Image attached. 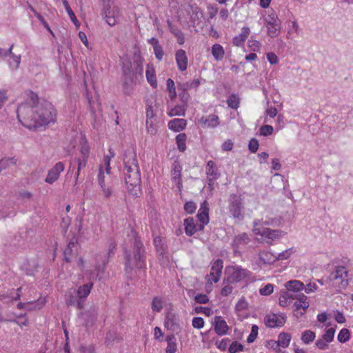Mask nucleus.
I'll return each mask as SVG.
<instances>
[{"instance_id": "nucleus-52", "label": "nucleus", "mask_w": 353, "mask_h": 353, "mask_svg": "<svg viewBox=\"0 0 353 353\" xmlns=\"http://www.w3.org/2000/svg\"><path fill=\"white\" fill-rule=\"evenodd\" d=\"M190 10L192 11V15L191 17L192 20H195L196 19H199V14L200 13V15H202V13L200 12V8L196 5H189L188 6Z\"/></svg>"}, {"instance_id": "nucleus-16", "label": "nucleus", "mask_w": 353, "mask_h": 353, "mask_svg": "<svg viewBox=\"0 0 353 353\" xmlns=\"http://www.w3.org/2000/svg\"><path fill=\"white\" fill-rule=\"evenodd\" d=\"M214 331L218 335L226 334L228 326L226 322L220 316H216L214 319Z\"/></svg>"}, {"instance_id": "nucleus-60", "label": "nucleus", "mask_w": 353, "mask_h": 353, "mask_svg": "<svg viewBox=\"0 0 353 353\" xmlns=\"http://www.w3.org/2000/svg\"><path fill=\"white\" fill-rule=\"evenodd\" d=\"M194 300L197 303L205 304L209 302V298L206 294H199L194 297Z\"/></svg>"}, {"instance_id": "nucleus-56", "label": "nucleus", "mask_w": 353, "mask_h": 353, "mask_svg": "<svg viewBox=\"0 0 353 353\" xmlns=\"http://www.w3.org/2000/svg\"><path fill=\"white\" fill-rule=\"evenodd\" d=\"M32 194L28 191L22 190L18 193L17 199L27 201L31 199Z\"/></svg>"}, {"instance_id": "nucleus-51", "label": "nucleus", "mask_w": 353, "mask_h": 353, "mask_svg": "<svg viewBox=\"0 0 353 353\" xmlns=\"http://www.w3.org/2000/svg\"><path fill=\"white\" fill-rule=\"evenodd\" d=\"M77 161L78 163V166H77V171L76 172V177H75L76 181H77L78 177L79 176L81 170L85 167V165L87 164L88 159H86L85 158L84 159L83 158H78Z\"/></svg>"}, {"instance_id": "nucleus-8", "label": "nucleus", "mask_w": 353, "mask_h": 353, "mask_svg": "<svg viewBox=\"0 0 353 353\" xmlns=\"http://www.w3.org/2000/svg\"><path fill=\"white\" fill-rule=\"evenodd\" d=\"M134 78H136L135 73L132 69L131 62L124 63L123 66V85L125 94H130L129 87L134 82Z\"/></svg>"}, {"instance_id": "nucleus-38", "label": "nucleus", "mask_w": 353, "mask_h": 353, "mask_svg": "<svg viewBox=\"0 0 353 353\" xmlns=\"http://www.w3.org/2000/svg\"><path fill=\"white\" fill-rule=\"evenodd\" d=\"M186 139L187 136L185 133H181L176 137L177 147L181 152H184L186 150Z\"/></svg>"}, {"instance_id": "nucleus-19", "label": "nucleus", "mask_w": 353, "mask_h": 353, "mask_svg": "<svg viewBox=\"0 0 353 353\" xmlns=\"http://www.w3.org/2000/svg\"><path fill=\"white\" fill-rule=\"evenodd\" d=\"M181 170L182 168L178 161H174L172 167V176L174 182L179 185L181 182Z\"/></svg>"}, {"instance_id": "nucleus-26", "label": "nucleus", "mask_w": 353, "mask_h": 353, "mask_svg": "<svg viewBox=\"0 0 353 353\" xmlns=\"http://www.w3.org/2000/svg\"><path fill=\"white\" fill-rule=\"evenodd\" d=\"M74 245L75 242L73 241V239H71L63 251L64 261L67 263L71 262L72 258L75 256V254L73 252L72 249L74 247Z\"/></svg>"}, {"instance_id": "nucleus-45", "label": "nucleus", "mask_w": 353, "mask_h": 353, "mask_svg": "<svg viewBox=\"0 0 353 353\" xmlns=\"http://www.w3.org/2000/svg\"><path fill=\"white\" fill-rule=\"evenodd\" d=\"M146 127L148 132L151 134H155L157 132V123L154 119H146Z\"/></svg>"}, {"instance_id": "nucleus-59", "label": "nucleus", "mask_w": 353, "mask_h": 353, "mask_svg": "<svg viewBox=\"0 0 353 353\" xmlns=\"http://www.w3.org/2000/svg\"><path fill=\"white\" fill-rule=\"evenodd\" d=\"M259 146V141L257 139H256L254 138L252 139L250 141L249 144H248L249 150L252 153H255L257 151Z\"/></svg>"}, {"instance_id": "nucleus-15", "label": "nucleus", "mask_w": 353, "mask_h": 353, "mask_svg": "<svg viewBox=\"0 0 353 353\" xmlns=\"http://www.w3.org/2000/svg\"><path fill=\"white\" fill-rule=\"evenodd\" d=\"M176 62L181 71H185L188 67V57L185 50L180 49L175 54Z\"/></svg>"}, {"instance_id": "nucleus-47", "label": "nucleus", "mask_w": 353, "mask_h": 353, "mask_svg": "<svg viewBox=\"0 0 353 353\" xmlns=\"http://www.w3.org/2000/svg\"><path fill=\"white\" fill-rule=\"evenodd\" d=\"M243 350V345L238 341H233L228 348L230 353H237Z\"/></svg>"}, {"instance_id": "nucleus-17", "label": "nucleus", "mask_w": 353, "mask_h": 353, "mask_svg": "<svg viewBox=\"0 0 353 353\" xmlns=\"http://www.w3.org/2000/svg\"><path fill=\"white\" fill-rule=\"evenodd\" d=\"M208 205V202L206 201H204L201 203V208L199 210V212L196 215L200 223H202L203 224H208L209 223L210 209H209Z\"/></svg>"}, {"instance_id": "nucleus-32", "label": "nucleus", "mask_w": 353, "mask_h": 353, "mask_svg": "<svg viewBox=\"0 0 353 353\" xmlns=\"http://www.w3.org/2000/svg\"><path fill=\"white\" fill-rule=\"evenodd\" d=\"M200 85V81L199 79H194L192 81H188L185 83H178V90H189L191 88H196Z\"/></svg>"}, {"instance_id": "nucleus-58", "label": "nucleus", "mask_w": 353, "mask_h": 353, "mask_svg": "<svg viewBox=\"0 0 353 353\" xmlns=\"http://www.w3.org/2000/svg\"><path fill=\"white\" fill-rule=\"evenodd\" d=\"M259 292L261 295L268 296L273 292V285L268 283L263 288L259 290Z\"/></svg>"}, {"instance_id": "nucleus-28", "label": "nucleus", "mask_w": 353, "mask_h": 353, "mask_svg": "<svg viewBox=\"0 0 353 353\" xmlns=\"http://www.w3.org/2000/svg\"><path fill=\"white\" fill-rule=\"evenodd\" d=\"M250 29L248 27H244L242 29V32L239 36L234 37L233 38V43L236 46H239L242 45L245 39L248 38L250 34Z\"/></svg>"}, {"instance_id": "nucleus-43", "label": "nucleus", "mask_w": 353, "mask_h": 353, "mask_svg": "<svg viewBox=\"0 0 353 353\" xmlns=\"http://www.w3.org/2000/svg\"><path fill=\"white\" fill-rule=\"evenodd\" d=\"M146 78L148 81V83L153 87L157 88V81L156 79V76L154 74V70H147L146 71Z\"/></svg>"}, {"instance_id": "nucleus-53", "label": "nucleus", "mask_w": 353, "mask_h": 353, "mask_svg": "<svg viewBox=\"0 0 353 353\" xmlns=\"http://www.w3.org/2000/svg\"><path fill=\"white\" fill-rule=\"evenodd\" d=\"M294 252L293 248H290L278 254L277 256H275L276 260H285L290 257V256Z\"/></svg>"}, {"instance_id": "nucleus-63", "label": "nucleus", "mask_w": 353, "mask_h": 353, "mask_svg": "<svg viewBox=\"0 0 353 353\" xmlns=\"http://www.w3.org/2000/svg\"><path fill=\"white\" fill-rule=\"evenodd\" d=\"M328 342L325 341L324 339H323L322 338L321 339H319L318 340H316V343H315V345L317 348L320 349V350H325L327 348H328Z\"/></svg>"}, {"instance_id": "nucleus-6", "label": "nucleus", "mask_w": 353, "mask_h": 353, "mask_svg": "<svg viewBox=\"0 0 353 353\" xmlns=\"http://www.w3.org/2000/svg\"><path fill=\"white\" fill-rule=\"evenodd\" d=\"M116 243L114 241L109 244L108 252L105 254H99L96 256L95 269L98 272L97 276L105 272L107 264L109 262V258L112 257L115 253Z\"/></svg>"}, {"instance_id": "nucleus-27", "label": "nucleus", "mask_w": 353, "mask_h": 353, "mask_svg": "<svg viewBox=\"0 0 353 353\" xmlns=\"http://www.w3.org/2000/svg\"><path fill=\"white\" fill-rule=\"evenodd\" d=\"M165 341L167 342V347L165 349L166 353H176L177 350L176 339L174 334H171L166 336Z\"/></svg>"}, {"instance_id": "nucleus-31", "label": "nucleus", "mask_w": 353, "mask_h": 353, "mask_svg": "<svg viewBox=\"0 0 353 353\" xmlns=\"http://www.w3.org/2000/svg\"><path fill=\"white\" fill-rule=\"evenodd\" d=\"M291 338L290 334L281 332L278 336L277 342L280 347L285 348L288 347Z\"/></svg>"}, {"instance_id": "nucleus-54", "label": "nucleus", "mask_w": 353, "mask_h": 353, "mask_svg": "<svg viewBox=\"0 0 353 353\" xmlns=\"http://www.w3.org/2000/svg\"><path fill=\"white\" fill-rule=\"evenodd\" d=\"M79 299L78 295H74L72 292H69L66 294V303L68 305L74 306Z\"/></svg>"}, {"instance_id": "nucleus-12", "label": "nucleus", "mask_w": 353, "mask_h": 353, "mask_svg": "<svg viewBox=\"0 0 353 353\" xmlns=\"http://www.w3.org/2000/svg\"><path fill=\"white\" fill-rule=\"evenodd\" d=\"M165 327L172 332H178L181 330L179 317L172 312H168L165 319Z\"/></svg>"}, {"instance_id": "nucleus-5", "label": "nucleus", "mask_w": 353, "mask_h": 353, "mask_svg": "<svg viewBox=\"0 0 353 353\" xmlns=\"http://www.w3.org/2000/svg\"><path fill=\"white\" fill-rule=\"evenodd\" d=\"M116 243L114 241L109 244L108 252L105 254H99L96 256L95 269L98 272L97 276L105 272L107 264L109 262V258L112 257L115 253Z\"/></svg>"}, {"instance_id": "nucleus-3", "label": "nucleus", "mask_w": 353, "mask_h": 353, "mask_svg": "<svg viewBox=\"0 0 353 353\" xmlns=\"http://www.w3.org/2000/svg\"><path fill=\"white\" fill-rule=\"evenodd\" d=\"M123 164V175L128 190L130 194L137 197L141 193V179L137 154L134 149L129 148L125 150Z\"/></svg>"}, {"instance_id": "nucleus-2", "label": "nucleus", "mask_w": 353, "mask_h": 353, "mask_svg": "<svg viewBox=\"0 0 353 353\" xmlns=\"http://www.w3.org/2000/svg\"><path fill=\"white\" fill-rule=\"evenodd\" d=\"M128 243L123 245L125 270L130 274L135 268L143 269L145 266V248L134 231L128 236Z\"/></svg>"}, {"instance_id": "nucleus-42", "label": "nucleus", "mask_w": 353, "mask_h": 353, "mask_svg": "<svg viewBox=\"0 0 353 353\" xmlns=\"http://www.w3.org/2000/svg\"><path fill=\"white\" fill-rule=\"evenodd\" d=\"M62 2H63V4L64 6V8L67 12V13L68 14L71 21L75 24V25H77L78 23V20L74 14V13L73 12L72 10L71 9L68 2L67 0H62Z\"/></svg>"}, {"instance_id": "nucleus-7", "label": "nucleus", "mask_w": 353, "mask_h": 353, "mask_svg": "<svg viewBox=\"0 0 353 353\" xmlns=\"http://www.w3.org/2000/svg\"><path fill=\"white\" fill-rule=\"evenodd\" d=\"M268 29V34L272 38L278 36L281 30V21L274 10L265 19Z\"/></svg>"}, {"instance_id": "nucleus-25", "label": "nucleus", "mask_w": 353, "mask_h": 353, "mask_svg": "<svg viewBox=\"0 0 353 353\" xmlns=\"http://www.w3.org/2000/svg\"><path fill=\"white\" fill-rule=\"evenodd\" d=\"M168 25L170 31L177 38V42L180 45H183L185 42L183 33L176 26H173L170 21H168Z\"/></svg>"}, {"instance_id": "nucleus-11", "label": "nucleus", "mask_w": 353, "mask_h": 353, "mask_svg": "<svg viewBox=\"0 0 353 353\" xmlns=\"http://www.w3.org/2000/svg\"><path fill=\"white\" fill-rule=\"evenodd\" d=\"M64 164L59 161L57 162L49 171L45 179V181L49 184H52L59 177L60 173L64 170Z\"/></svg>"}, {"instance_id": "nucleus-40", "label": "nucleus", "mask_w": 353, "mask_h": 353, "mask_svg": "<svg viewBox=\"0 0 353 353\" xmlns=\"http://www.w3.org/2000/svg\"><path fill=\"white\" fill-rule=\"evenodd\" d=\"M350 332L347 328H343L338 334V341L340 343H344L349 341L350 339Z\"/></svg>"}, {"instance_id": "nucleus-50", "label": "nucleus", "mask_w": 353, "mask_h": 353, "mask_svg": "<svg viewBox=\"0 0 353 353\" xmlns=\"http://www.w3.org/2000/svg\"><path fill=\"white\" fill-rule=\"evenodd\" d=\"M163 308L161 299L159 297H154L152 302V309L155 312H160Z\"/></svg>"}, {"instance_id": "nucleus-10", "label": "nucleus", "mask_w": 353, "mask_h": 353, "mask_svg": "<svg viewBox=\"0 0 353 353\" xmlns=\"http://www.w3.org/2000/svg\"><path fill=\"white\" fill-rule=\"evenodd\" d=\"M251 241L250 235L243 232L236 235L232 242V248L235 253L240 252L241 250L245 248L246 245Z\"/></svg>"}, {"instance_id": "nucleus-44", "label": "nucleus", "mask_w": 353, "mask_h": 353, "mask_svg": "<svg viewBox=\"0 0 353 353\" xmlns=\"http://www.w3.org/2000/svg\"><path fill=\"white\" fill-rule=\"evenodd\" d=\"M17 161V160L14 157L4 158L0 160V167L4 170L10 165H16Z\"/></svg>"}, {"instance_id": "nucleus-21", "label": "nucleus", "mask_w": 353, "mask_h": 353, "mask_svg": "<svg viewBox=\"0 0 353 353\" xmlns=\"http://www.w3.org/2000/svg\"><path fill=\"white\" fill-rule=\"evenodd\" d=\"M200 122L202 125H208L210 128H214L219 124V119L217 115L210 114L207 117H202Z\"/></svg>"}, {"instance_id": "nucleus-22", "label": "nucleus", "mask_w": 353, "mask_h": 353, "mask_svg": "<svg viewBox=\"0 0 353 353\" xmlns=\"http://www.w3.org/2000/svg\"><path fill=\"white\" fill-rule=\"evenodd\" d=\"M187 124V121L183 119H174L168 123V127L174 132L183 130Z\"/></svg>"}, {"instance_id": "nucleus-41", "label": "nucleus", "mask_w": 353, "mask_h": 353, "mask_svg": "<svg viewBox=\"0 0 353 353\" xmlns=\"http://www.w3.org/2000/svg\"><path fill=\"white\" fill-rule=\"evenodd\" d=\"M228 105L232 109H237L239 105V98L237 95L233 94L230 95L227 100Z\"/></svg>"}, {"instance_id": "nucleus-30", "label": "nucleus", "mask_w": 353, "mask_h": 353, "mask_svg": "<svg viewBox=\"0 0 353 353\" xmlns=\"http://www.w3.org/2000/svg\"><path fill=\"white\" fill-rule=\"evenodd\" d=\"M212 54L215 60L220 61L223 59L225 51L221 45L216 43L212 47Z\"/></svg>"}, {"instance_id": "nucleus-29", "label": "nucleus", "mask_w": 353, "mask_h": 353, "mask_svg": "<svg viewBox=\"0 0 353 353\" xmlns=\"http://www.w3.org/2000/svg\"><path fill=\"white\" fill-rule=\"evenodd\" d=\"M285 286L287 288V290L289 291L299 292L301 291L302 290H303L304 284L299 281L292 280V281H288L285 283Z\"/></svg>"}, {"instance_id": "nucleus-34", "label": "nucleus", "mask_w": 353, "mask_h": 353, "mask_svg": "<svg viewBox=\"0 0 353 353\" xmlns=\"http://www.w3.org/2000/svg\"><path fill=\"white\" fill-rule=\"evenodd\" d=\"M92 283H88L82 286H80L77 292L78 296H79V298L87 297L89 295L90 290L92 288Z\"/></svg>"}, {"instance_id": "nucleus-33", "label": "nucleus", "mask_w": 353, "mask_h": 353, "mask_svg": "<svg viewBox=\"0 0 353 353\" xmlns=\"http://www.w3.org/2000/svg\"><path fill=\"white\" fill-rule=\"evenodd\" d=\"M331 276L334 280L341 279L342 282H343V279L347 277V272L345 270L343 266H338L336 267L335 271L332 273Z\"/></svg>"}, {"instance_id": "nucleus-24", "label": "nucleus", "mask_w": 353, "mask_h": 353, "mask_svg": "<svg viewBox=\"0 0 353 353\" xmlns=\"http://www.w3.org/2000/svg\"><path fill=\"white\" fill-rule=\"evenodd\" d=\"M185 232L191 236L196 232V225L192 217H188L184 220Z\"/></svg>"}, {"instance_id": "nucleus-23", "label": "nucleus", "mask_w": 353, "mask_h": 353, "mask_svg": "<svg viewBox=\"0 0 353 353\" xmlns=\"http://www.w3.org/2000/svg\"><path fill=\"white\" fill-rule=\"evenodd\" d=\"M154 243L157 251L160 253L163 259L168 249L165 240L161 236H158L154 238Z\"/></svg>"}, {"instance_id": "nucleus-49", "label": "nucleus", "mask_w": 353, "mask_h": 353, "mask_svg": "<svg viewBox=\"0 0 353 353\" xmlns=\"http://www.w3.org/2000/svg\"><path fill=\"white\" fill-rule=\"evenodd\" d=\"M274 129L272 125H263L259 129V134L262 136L271 135L273 133Z\"/></svg>"}, {"instance_id": "nucleus-14", "label": "nucleus", "mask_w": 353, "mask_h": 353, "mask_svg": "<svg viewBox=\"0 0 353 353\" xmlns=\"http://www.w3.org/2000/svg\"><path fill=\"white\" fill-rule=\"evenodd\" d=\"M223 261L220 259H216L211 267L210 275L212 280L217 283L221 277L223 269Z\"/></svg>"}, {"instance_id": "nucleus-39", "label": "nucleus", "mask_w": 353, "mask_h": 353, "mask_svg": "<svg viewBox=\"0 0 353 353\" xmlns=\"http://www.w3.org/2000/svg\"><path fill=\"white\" fill-rule=\"evenodd\" d=\"M14 44H12L10 48L6 50L3 48H0V57H7L8 55H12L14 61L17 63L16 68H18L20 63V57L15 56L12 54V50L13 48Z\"/></svg>"}, {"instance_id": "nucleus-13", "label": "nucleus", "mask_w": 353, "mask_h": 353, "mask_svg": "<svg viewBox=\"0 0 353 353\" xmlns=\"http://www.w3.org/2000/svg\"><path fill=\"white\" fill-rule=\"evenodd\" d=\"M285 319L282 316L275 314H268L265 317V324L268 327H281L284 325Z\"/></svg>"}, {"instance_id": "nucleus-37", "label": "nucleus", "mask_w": 353, "mask_h": 353, "mask_svg": "<svg viewBox=\"0 0 353 353\" xmlns=\"http://www.w3.org/2000/svg\"><path fill=\"white\" fill-rule=\"evenodd\" d=\"M187 105L182 103L181 105H176L174 108L170 110L169 115L173 116H184L185 112V108Z\"/></svg>"}, {"instance_id": "nucleus-36", "label": "nucleus", "mask_w": 353, "mask_h": 353, "mask_svg": "<svg viewBox=\"0 0 353 353\" xmlns=\"http://www.w3.org/2000/svg\"><path fill=\"white\" fill-rule=\"evenodd\" d=\"M259 259L264 264H270L275 261V256H273L270 252L263 251L259 254Z\"/></svg>"}, {"instance_id": "nucleus-1", "label": "nucleus", "mask_w": 353, "mask_h": 353, "mask_svg": "<svg viewBox=\"0 0 353 353\" xmlns=\"http://www.w3.org/2000/svg\"><path fill=\"white\" fill-rule=\"evenodd\" d=\"M25 94L28 97L26 102L17 109V118L25 127L37 128L55 122L57 112L50 103H39L37 94L31 90Z\"/></svg>"}, {"instance_id": "nucleus-35", "label": "nucleus", "mask_w": 353, "mask_h": 353, "mask_svg": "<svg viewBox=\"0 0 353 353\" xmlns=\"http://www.w3.org/2000/svg\"><path fill=\"white\" fill-rule=\"evenodd\" d=\"M316 337V334L312 330H305L304 331L302 334L301 339L305 344H309L310 343L312 342Z\"/></svg>"}, {"instance_id": "nucleus-55", "label": "nucleus", "mask_w": 353, "mask_h": 353, "mask_svg": "<svg viewBox=\"0 0 353 353\" xmlns=\"http://www.w3.org/2000/svg\"><path fill=\"white\" fill-rule=\"evenodd\" d=\"M196 209V205L193 201H188L184 204V210L189 214L194 213Z\"/></svg>"}, {"instance_id": "nucleus-62", "label": "nucleus", "mask_w": 353, "mask_h": 353, "mask_svg": "<svg viewBox=\"0 0 353 353\" xmlns=\"http://www.w3.org/2000/svg\"><path fill=\"white\" fill-rule=\"evenodd\" d=\"M154 52L156 58L159 61H161L163 59V54H164L163 48L160 45L158 46H154Z\"/></svg>"}, {"instance_id": "nucleus-48", "label": "nucleus", "mask_w": 353, "mask_h": 353, "mask_svg": "<svg viewBox=\"0 0 353 353\" xmlns=\"http://www.w3.org/2000/svg\"><path fill=\"white\" fill-rule=\"evenodd\" d=\"M259 327L256 325H253L252 326V330L250 335L247 339V342L248 343H253L258 336Z\"/></svg>"}, {"instance_id": "nucleus-57", "label": "nucleus", "mask_w": 353, "mask_h": 353, "mask_svg": "<svg viewBox=\"0 0 353 353\" xmlns=\"http://www.w3.org/2000/svg\"><path fill=\"white\" fill-rule=\"evenodd\" d=\"M188 90H179L180 92L179 96L180 97V99L182 102V103H184L185 105L188 104V102L190 99V94L188 92Z\"/></svg>"}, {"instance_id": "nucleus-20", "label": "nucleus", "mask_w": 353, "mask_h": 353, "mask_svg": "<svg viewBox=\"0 0 353 353\" xmlns=\"http://www.w3.org/2000/svg\"><path fill=\"white\" fill-rule=\"evenodd\" d=\"M283 233L282 231L279 230H271L270 228H264L261 232V235L270 239V241H273L276 239L279 238ZM268 243H271V241H267Z\"/></svg>"}, {"instance_id": "nucleus-18", "label": "nucleus", "mask_w": 353, "mask_h": 353, "mask_svg": "<svg viewBox=\"0 0 353 353\" xmlns=\"http://www.w3.org/2000/svg\"><path fill=\"white\" fill-rule=\"evenodd\" d=\"M207 175L209 181V185H212V181L217 179L219 174L215 163L212 161H210L207 165Z\"/></svg>"}, {"instance_id": "nucleus-4", "label": "nucleus", "mask_w": 353, "mask_h": 353, "mask_svg": "<svg viewBox=\"0 0 353 353\" xmlns=\"http://www.w3.org/2000/svg\"><path fill=\"white\" fill-rule=\"evenodd\" d=\"M225 274L227 279H224L223 283L232 284L241 281L250 274L247 269L242 268L241 266L232 265L228 266L225 268Z\"/></svg>"}, {"instance_id": "nucleus-46", "label": "nucleus", "mask_w": 353, "mask_h": 353, "mask_svg": "<svg viewBox=\"0 0 353 353\" xmlns=\"http://www.w3.org/2000/svg\"><path fill=\"white\" fill-rule=\"evenodd\" d=\"M334 333L335 329L334 327H330L325 331L321 338L328 343H331L334 340Z\"/></svg>"}, {"instance_id": "nucleus-9", "label": "nucleus", "mask_w": 353, "mask_h": 353, "mask_svg": "<svg viewBox=\"0 0 353 353\" xmlns=\"http://www.w3.org/2000/svg\"><path fill=\"white\" fill-rule=\"evenodd\" d=\"M243 205L241 199L235 194L230 196V201L229 204V210L235 219H242L243 214L242 213Z\"/></svg>"}, {"instance_id": "nucleus-64", "label": "nucleus", "mask_w": 353, "mask_h": 353, "mask_svg": "<svg viewBox=\"0 0 353 353\" xmlns=\"http://www.w3.org/2000/svg\"><path fill=\"white\" fill-rule=\"evenodd\" d=\"M309 305H310V304L307 301H303V303L296 301L294 303V307L295 308L294 310L296 311H297L300 309H303L304 311H305V310H307L308 308Z\"/></svg>"}, {"instance_id": "nucleus-61", "label": "nucleus", "mask_w": 353, "mask_h": 353, "mask_svg": "<svg viewBox=\"0 0 353 353\" xmlns=\"http://www.w3.org/2000/svg\"><path fill=\"white\" fill-rule=\"evenodd\" d=\"M192 326L194 328L201 329L204 326V321L201 317H194L192 319Z\"/></svg>"}]
</instances>
